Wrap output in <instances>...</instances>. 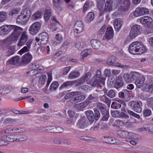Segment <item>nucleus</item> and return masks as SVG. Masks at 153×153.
Returning a JSON list of instances; mask_svg holds the SVG:
<instances>
[{
    "label": "nucleus",
    "instance_id": "f257e3e1",
    "mask_svg": "<svg viewBox=\"0 0 153 153\" xmlns=\"http://www.w3.org/2000/svg\"><path fill=\"white\" fill-rule=\"evenodd\" d=\"M129 52L133 54H141L146 51V47L140 42L135 41L132 43L128 47Z\"/></svg>",
    "mask_w": 153,
    "mask_h": 153
},
{
    "label": "nucleus",
    "instance_id": "f03ea898",
    "mask_svg": "<svg viewBox=\"0 0 153 153\" xmlns=\"http://www.w3.org/2000/svg\"><path fill=\"white\" fill-rule=\"evenodd\" d=\"M31 16L30 10L27 9L22 10L16 19V22L18 23L24 24L28 21Z\"/></svg>",
    "mask_w": 153,
    "mask_h": 153
},
{
    "label": "nucleus",
    "instance_id": "7ed1b4c3",
    "mask_svg": "<svg viewBox=\"0 0 153 153\" xmlns=\"http://www.w3.org/2000/svg\"><path fill=\"white\" fill-rule=\"evenodd\" d=\"M140 74L139 73L132 71L130 72L129 74H125L123 75V78L125 82H130L134 81L139 79Z\"/></svg>",
    "mask_w": 153,
    "mask_h": 153
},
{
    "label": "nucleus",
    "instance_id": "20e7f679",
    "mask_svg": "<svg viewBox=\"0 0 153 153\" xmlns=\"http://www.w3.org/2000/svg\"><path fill=\"white\" fill-rule=\"evenodd\" d=\"M130 2L129 0H118L117 6L120 10L126 11L130 6Z\"/></svg>",
    "mask_w": 153,
    "mask_h": 153
},
{
    "label": "nucleus",
    "instance_id": "39448f33",
    "mask_svg": "<svg viewBox=\"0 0 153 153\" xmlns=\"http://www.w3.org/2000/svg\"><path fill=\"white\" fill-rule=\"evenodd\" d=\"M128 105L131 107L134 111L138 113L141 112L142 104L141 101H131L129 102Z\"/></svg>",
    "mask_w": 153,
    "mask_h": 153
},
{
    "label": "nucleus",
    "instance_id": "423d86ee",
    "mask_svg": "<svg viewBox=\"0 0 153 153\" xmlns=\"http://www.w3.org/2000/svg\"><path fill=\"white\" fill-rule=\"evenodd\" d=\"M141 30L140 26L137 25H133L129 33V38L132 39L135 38L140 34Z\"/></svg>",
    "mask_w": 153,
    "mask_h": 153
},
{
    "label": "nucleus",
    "instance_id": "0eeeda50",
    "mask_svg": "<svg viewBox=\"0 0 153 153\" xmlns=\"http://www.w3.org/2000/svg\"><path fill=\"white\" fill-rule=\"evenodd\" d=\"M48 35L46 32H43L39 34L35 40L37 42H40L42 45L46 44L48 40Z\"/></svg>",
    "mask_w": 153,
    "mask_h": 153
},
{
    "label": "nucleus",
    "instance_id": "6e6552de",
    "mask_svg": "<svg viewBox=\"0 0 153 153\" xmlns=\"http://www.w3.org/2000/svg\"><path fill=\"white\" fill-rule=\"evenodd\" d=\"M105 79H102L99 80L97 78H94L91 79L88 84L93 87L97 85L98 88L100 90L102 88V86L105 84Z\"/></svg>",
    "mask_w": 153,
    "mask_h": 153
},
{
    "label": "nucleus",
    "instance_id": "1a4fd4ad",
    "mask_svg": "<svg viewBox=\"0 0 153 153\" xmlns=\"http://www.w3.org/2000/svg\"><path fill=\"white\" fill-rule=\"evenodd\" d=\"M41 24L39 22H36L33 24L30 27L29 31L32 35L36 34L40 29Z\"/></svg>",
    "mask_w": 153,
    "mask_h": 153
},
{
    "label": "nucleus",
    "instance_id": "9d476101",
    "mask_svg": "<svg viewBox=\"0 0 153 153\" xmlns=\"http://www.w3.org/2000/svg\"><path fill=\"white\" fill-rule=\"evenodd\" d=\"M140 21L141 24L148 27H152L153 26L152 19L149 16H145L141 18Z\"/></svg>",
    "mask_w": 153,
    "mask_h": 153
},
{
    "label": "nucleus",
    "instance_id": "9b49d317",
    "mask_svg": "<svg viewBox=\"0 0 153 153\" xmlns=\"http://www.w3.org/2000/svg\"><path fill=\"white\" fill-rule=\"evenodd\" d=\"M28 40V36L27 33L25 31L23 32L20 38L19 41L18 43V46H23L25 43L27 42Z\"/></svg>",
    "mask_w": 153,
    "mask_h": 153
},
{
    "label": "nucleus",
    "instance_id": "f8f14e48",
    "mask_svg": "<svg viewBox=\"0 0 153 153\" xmlns=\"http://www.w3.org/2000/svg\"><path fill=\"white\" fill-rule=\"evenodd\" d=\"M21 59L20 57L18 56H16L11 58L9 59L6 62V65H19L21 63Z\"/></svg>",
    "mask_w": 153,
    "mask_h": 153
},
{
    "label": "nucleus",
    "instance_id": "ddd939ff",
    "mask_svg": "<svg viewBox=\"0 0 153 153\" xmlns=\"http://www.w3.org/2000/svg\"><path fill=\"white\" fill-rule=\"evenodd\" d=\"M11 25H5L0 27V35H5L8 34L12 30Z\"/></svg>",
    "mask_w": 153,
    "mask_h": 153
},
{
    "label": "nucleus",
    "instance_id": "4468645a",
    "mask_svg": "<svg viewBox=\"0 0 153 153\" xmlns=\"http://www.w3.org/2000/svg\"><path fill=\"white\" fill-rule=\"evenodd\" d=\"M91 74L90 72H88L85 74L82 77L78 80L76 84V86H79L87 81L90 78Z\"/></svg>",
    "mask_w": 153,
    "mask_h": 153
},
{
    "label": "nucleus",
    "instance_id": "2eb2a0df",
    "mask_svg": "<svg viewBox=\"0 0 153 153\" xmlns=\"http://www.w3.org/2000/svg\"><path fill=\"white\" fill-rule=\"evenodd\" d=\"M114 35V31L112 27H109L107 28L103 39L106 40H110L113 38Z\"/></svg>",
    "mask_w": 153,
    "mask_h": 153
},
{
    "label": "nucleus",
    "instance_id": "dca6fc26",
    "mask_svg": "<svg viewBox=\"0 0 153 153\" xmlns=\"http://www.w3.org/2000/svg\"><path fill=\"white\" fill-rule=\"evenodd\" d=\"M83 29V25L82 22L77 21L75 23L74 27V31L76 33L82 32Z\"/></svg>",
    "mask_w": 153,
    "mask_h": 153
},
{
    "label": "nucleus",
    "instance_id": "f3484780",
    "mask_svg": "<svg viewBox=\"0 0 153 153\" xmlns=\"http://www.w3.org/2000/svg\"><path fill=\"white\" fill-rule=\"evenodd\" d=\"M92 47L96 49H102L103 45L99 41L96 39H92L90 41Z\"/></svg>",
    "mask_w": 153,
    "mask_h": 153
},
{
    "label": "nucleus",
    "instance_id": "a211bd4d",
    "mask_svg": "<svg viewBox=\"0 0 153 153\" xmlns=\"http://www.w3.org/2000/svg\"><path fill=\"white\" fill-rule=\"evenodd\" d=\"M85 98L84 95H81L71 98L70 101L71 103L75 104L84 100Z\"/></svg>",
    "mask_w": 153,
    "mask_h": 153
},
{
    "label": "nucleus",
    "instance_id": "6ab92c4d",
    "mask_svg": "<svg viewBox=\"0 0 153 153\" xmlns=\"http://www.w3.org/2000/svg\"><path fill=\"white\" fill-rule=\"evenodd\" d=\"M32 58V56L29 53L25 54L21 59L22 62L24 64H27L31 61Z\"/></svg>",
    "mask_w": 153,
    "mask_h": 153
},
{
    "label": "nucleus",
    "instance_id": "aec40b11",
    "mask_svg": "<svg viewBox=\"0 0 153 153\" xmlns=\"http://www.w3.org/2000/svg\"><path fill=\"white\" fill-rule=\"evenodd\" d=\"M77 126L80 130H83L87 127L85 119L84 118H81L79 120L77 123Z\"/></svg>",
    "mask_w": 153,
    "mask_h": 153
},
{
    "label": "nucleus",
    "instance_id": "412c9836",
    "mask_svg": "<svg viewBox=\"0 0 153 153\" xmlns=\"http://www.w3.org/2000/svg\"><path fill=\"white\" fill-rule=\"evenodd\" d=\"M33 40L32 39H29L26 42V44L27 46H25L21 49L19 51V53L20 54H22L25 53L26 52H27L29 51V49L30 48L31 44L32 43Z\"/></svg>",
    "mask_w": 153,
    "mask_h": 153
},
{
    "label": "nucleus",
    "instance_id": "4be33fe9",
    "mask_svg": "<svg viewBox=\"0 0 153 153\" xmlns=\"http://www.w3.org/2000/svg\"><path fill=\"white\" fill-rule=\"evenodd\" d=\"M129 132L123 130H119L117 131L118 137L122 139H128Z\"/></svg>",
    "mask_w": 153,
    "mask_h": 153
},
{
    "label": "nucleus",
    "instance_id": "5701e85b",
    "mask_svg": "<svg viewBox=\"0 0 153 153\" xmlns=\"http://www.w3.org/2000/svg\"><path fill=\"white\" fill-rule=\"evenodd\" d=\"M124 84L123 78L121 76H118L115 80L114 84V87L117 89L122 87Z\"/></svg>",
    "mask_w": 153,
    "mask_h": 153
},
{
    "label": "nucleus",
    "instance_id": "b1692460",
    "mask_svg": "<svg viewBox=\"0 0 153 153\" xmlns=\"http://www.w3.org/2000/svg\"><path fill=\"white\" fill-rule=\"evenodd\" d=\"M0 140L1 141H4L5 142L8 141L13 142L15 141L14 134L3 135L1 137Z\"/></svg>",
    "mask_w": 153,
    "mask_h": 153
},
{
    "label": "nucleus",
    "instance_id": "393cba45",
    "mask_svg": "<svg viewBox=\"0 0 153 153\" xmlns=\"http://www.w3.org/2000/svg\"><path fill=\"white\" fill-rule=\"evenodd\" d=\"M19 36L13 33L12 34L11 36L3 40L4 42L6 44H10L12 42L16 41Z\"/></svg>",
    "mask_w": 153,
    "mask_h": 153
},
{
    "label": "nucleus",
    "instance_id": "a878e982",
    "mask_svg": "<svg viewBox=\"0 0 153 153\" xmlns=\"http://www.w3.org/2000/svg\"><path fill=\"white\" fill-rule=\"evenodd\" d=\"M113 1L112 0H107L105 4L104 12H109L112 9Z\"/></svg>",
    "mask_w": 153,
    "mask_h": 153
},
{
    "label": "nucleus",
    "instance_id": "bb28decb",
    "mask_svg": "<svg viewBox=\"0 0 153 153\" xmlns=\"http://www.w3.org/2000/svg\"><path fill=\"white\" fill-rule=\"evenodd\" d=\"M123 25V22L120 19H116L114 23V28L117 31H118Z\"/></svg>",
    "mask_w": 153,
    "mask_h": 153
},
{
    "label": "nucleus",
    "instance_id": "cd10ccee",
    "mask_svg": "<svg viewBox=\"0 0 153 153\" xmlns=\"http://www.w3.org/2000/svg\"><path fill=\"white\" fill-rule=\"evenodd\" d=\"M90 102L88 101H85L84 102L75 104L74 106V107L79 110H82Z\"/></svg>",
    "mask_w": 153,
    "mask_h": 153
},
{
    "label": "nucleus",
    "instance_id": "c85d7f7f",
    "mask_svg": "<svg viewBox=\"0 0 153 153\" xmlns=\"http://www.w3.org/2000/svg\"><path fill=\"white\" fill-rule=\"evenodd\" d=\"M14 139L15 141H21L26 140L27 137L25 135L16 134H14Z\"/></svg>",
    "mask_w": 153,
    "mask_h": 153
},
{
    "label": "nucleus",
    "instance_id": "c756f323",
    "mask_svg": "<svg viewBox=\"0 0 153 153\" xmlns=\"http://www.w3.org/2000/svg\"><path fill=\"white\" fill-rule=\"evenodd\" d=\"M12 30L14 29V31L13 33L16 35L17 36H19L23 30L21 27L16 26L12 25Z\"/></svg>",
    "mask_w": 153,
    "mask_h": 153
},
{
    "label": "nucleus",
    "instance_id": "7c9ffc66",
    "mask_svg": "<svg viewBox=\"0 0 153 153\" xmlns=\"http://www.w3.org/2000/svg\"><path fill=\"white\" fill-rule=\"evenodd\" d=\"M52 10L49 8L45 10L44 18L46 21H47L49 19L52 15Z\"/></svg>",
    "mask_w": 153,
    "mask_h": 153
},
{
    "label": "nucleus",
    "instance_id": "2f4dec72",
    "mask_svg": "<svg viewBox=\"0 0 153 153\" xmlns=\"http://www.w3.org/2000/svg\"><path fill=\"white\" fill-rule=\"evenodd\" d=\"M86 117L89 121L93 122L95 119L93 111H87L86 112Z\"/></svg>",
    "mask_w": 153,
    "mask_h": 153
},
{
    "label": "nucleus",
    "instance_id": "473e14b6",
    "mask_svg": "<svg viewBox=\"0 0 153 153\" xmlns=\"http://www.w3.org/2000/svg\"><path fill=\"white\" fill-rule=\"evenodd\" d=\"M11 128L12 134L16 133H22L25 131V130L22 127H11Z\"/></svg>",
    "mask_w": 153,
    "mask_h": 153
},
{
    "label": "nucleus",
    "instance_id": "72a5a7b5",
    "mask_svg": "<svg viewBox=\"0 0 153 153\" xmlns=\"http://www.w3.org/2000/svg\"><path fill=\"white\" fill-rule=\"evenodd\" d=\"M16 122V119L9 118L5 119L3 122V123L5 126H9L14 124Z\"/></svg>",
    "mask_w": 153,
    "mask_h": 153
},
{
    "label": "nucleus",
    "instance_id": "f704fd0d",
    "mask_svg": "<svg viewBox=\"0 0 153 153\" xmlns=\"http://www.w3.org/2000/svg\"><path fill=\"white\" fill-rule=\"evenodd\" d=\"M128 139H133L135 140H138L140 139V137L139 135L131 132H129Z\"/></svg>",
    "mask_w": 153,
    "mask_h": 153
},
{
    "label": "nucleus",
    "instance_id": "c9c22d12",
    "mask_svg": "<svg viewBox=\"0 0 153 153\" xmlns=\"http://www.w3.org/2000/svg\"><path fill=\"white\" fill-rule=\"evenodd\" d=\"M62 40V35L59 34H57L56 35L55 38L53 41V43L55 45L60 43Z\"/></svg>",
    "mask_w": 153,
    "mask_h": 153
},
{
    "label": "nucleus",
    "instance_id": "e433bc0d",
    "mask_svg": "<svg viewBox=\"0 0 153 153\" xmlns=\"http://www.w3.org/2000/svg\"><path fill=\"white\" fill-rule=\"evenodd\" d=\"M144 78L143 77L137 79L135 82V84L138 88H140L143 85L144 82Z\"/></svg>",
    "mask_w": 153,
    "mask_h": 153
},
{
    "label": "nucleus",
    "instance_id": "4c0bfd02",
    "mask_svg": "<svg viewBox=\"0 0 153 153\" xmlns=\"http://www.w3.org/2000/svg\"><path fill=\"white\" fill-rule=\"evenodd\" d=\"M94 13L93 12H91L88 13L86 18V20L87 22L88 23L91 22L93 20L94 18Z\"/></svg>",
    "mask_w": 153,
    "mask_h": 153
},
{
    "label": "nucleus",
    "instance_id": "58836bf2",
    "mask_svg": "<svg viewBox=\"0 0 153 153\" xmlns=\"http://www.w3.org/2000/svg\"><path fill=\"white\" fill-rule=\"evenodd\" d=\"M80 92L78 91L72 92L68 93L65 97V99L67 100L71 97L77 95Z\"/></svg>",
    "mask_w": 153,
    "mask_h": 153
},
{
    "label": "nucleus",
    "instance_id": "ea45409f",
    "mask_svg": "<svg viewBox=\"0 0 153 153\" xmlns=\"http://www.w3.org/2000/svg\"><path fill=\"white\" fill-rule=\"evenodd\" d=\"M115 57L114 56H110L107 60L106 63L109 65H113L115 61Z\"/></svg>",
    "mask_w": 153,
    "mask_h": 153
},
{
    "label": "nucleus",
    "instance_id": "a19ab883",
    "mask_svg": "<svg viewBox=\"0 0 153 153\" xmlns=\"http://www.w3.org/2000/svg\"><path fill=\"white\" fill-rule=\"evenodd\" d=\"M76 82L75 81H67L64 82L61 86L60 88H66L68 86H71L75 84Z\"/></svg>",
    "mask_w": 153,
    "mask_h": 153
},
{
    "label": "nucleus",
    "instance_id": "79ce46f5",
    "mask_svg": "<svg viewBox=\"0 0 153 153\" xmlns=\"http://www.w3.org/2000/svg\"><path fill=\"white\" fill-rule=\"evenodd\" d=\"M90 50L85 49L81 53V56H82L81 59V61H84L83 58L87 56L90 54Z\"/></svg>",
    "mask_w": 153,
    "mask_h": 153
},
{
    "label": "nucleus",
    "instance_id": "37998d69",
    "mask_svg": "<svg viewBox=\"0 0 153 153\" xmlns=\"http://www.w3.org/2000/svg\"><path fill=\"white\" fill-rule=\"evenodd\" d=\"M133 15L136 17L141 16L143 15L142 12L141 10L140 7L137 8L133 12Z\"/></svg>",
    "mask_w": 153,
    "mask_h": 153
},
{
    "label": "nucleus",
    "instance_id": "c03bdc74",
    "mask_svg": "<svg viewBox=\"0 0 153 153\" xmlns=\"http://www.w3.org/2000/svg\"><path fill=\"white\" fill-rule=\"evenodd\" d=\"M80 75V73L77 71H72L71 72L69 75V78L70 79H73L76 78Z\"/></svg>",
    "mask_w": 153,
    "mask_h": 153
},
{
    "label": "nucleus",
    "instance_id": "a18cd8bd",
    "mask_svg": "<svg viewBox=\"0 0 153 153\" xmlns=\"http://www.w3.org/2000/svg\"><path fill=\"white\" fill-rule=\"evenodd\" d=\"M102 140L104 142L109 144L114 143L113 139L111 138L103 137L102 138Z\"/></svg>",
    "mask_w": 153,
    "mask_h": 153
},
{
    "label": "nucleus",
    "instance_id": "49530a36",
    "mask_svg": "<svg viewBox=\"0 0 153 153\" xmlns=\"http://www.w3.org/2000/svg\"><path fill=\"white\" fill-rule=\"evenodd\" d=\"M7 18V13L4 12H0V22H4Z\"/></svg>",
    "mask_w": 153,
    "mask_h": 153
},
{
    "label": "nucleus",
    "instance_id": "de8ad7c7",
    "mask_svg": "<svg viewBox=\"0 0 153 153\" xmlns=\"http://www.w3.org/2000/svg\"><path fill=\"white\" fill-rule=\"evenodd\" d=\"M97 99V95H94V94L90 95L87 99L85 101H88L90 103L91 102V101H95Z\"/></svg>",
    "mask_w": 153,
    "mask_h": 153
},
{
    "label": "nucleus",
    "instance_id": "09e8293b",
    "mask_svg": "<svg viewBox=\"0 0 153 153\" xmlns=\"http://www.w3.org/2000/svg\"><path fill=\"white\" fill-rule=\"evenodd\" d=\"M15 48L14 46H11L9 47L7 53V56H10L14 53L15 52Z\"/></svg>",
    "mask_w": 153,
    "mask_h": 153
},
{
    "label": "nucleus",
    "instance_id": "8fccbe9b",
    "mask_svg": "<svg viewBox=\"0 0 153 153\" xmlns=\"http://www.w3.org/2000/svg\"><path fill=\"white\" fill-rule=\"evenodd\" d=\"M59 85V84L58 82H53L51 85L50 87V90L51 91H52L56 90Z\"/></svg>",
    "mask_w": 153,
    "mask_h": 153
},
{
    "label": "nucleus",
    "instance_id": "3c124183",
    "mask_svg": "<svg viewBox=\"0 0 153 153\" xmlns=\"http://www.w3.org/2000/svg\"><path fill=\"white\" fill-rule=\"evenodd\" d=\"M114 65L124 69H127L129 68V66L128 65H123L118 63H115Z\"/></svg>",
    "mask_w": 153,
    "mask_h": 153
},
{
    "label": "nucleus",
    "instance_id": "603ef678",
    "mask_svg": "<svg viewBox=\"0 0 153 153\" xmlns=\"http://www.w3.org/2000/svg\"><path fill=\"white\" fill-rule=\"evenodd\" d=\"M46 78V76L42 75L39 78V82L41 84H44L45 82V79Z\"/></svg>",
    "mask_w": 153,
    "mask_h": 153
},
{
    "label": "nucleus",
    "instance_id": "864d4df0",
    "mask_svg": "<svg viewBox=\"0 0 153 153\" xmlns=\"http://www.w3.org/2000/svg\"><path fill=\"white\" fill-rule=\"evenodd\" d=\"M19 12V10L18 8L14 9L11 10L9 13V15L12 16L14 14H17Z\"/></svg>",
    "mask_w": 153,
    "mask_h": 153
},
{
    "label": "nucleus",
    "instance_id": "5fc2aeb1",
    "mask_svg": "<svg viewBox=\"0 0 153 153\" xmlns=\"http://www.w3.org/2000/svg\"><path fill=\"white\" fill-rule=\"evenodd\" d=\"M106 29V25H103L98 32V35H101L103 34L105 32Z\"/></svg>",
    "mask_w": 153,
    "mask_h": 153
},
{
    "label": "nucleus",
    "instance_id": "6e6d98bb",
    "mask_svg": "<svg viewBox=\"0 0 153 153\" xmlns=\"http://www.w3.org/2000/svg\"><path fill=\"white\" fill-rule=\"evenodd\" d=\"M42 13L40 12H38L34 13L32 16V18L35 20L40 18L41 17Z\"/></svg>",
    "mask_w": 153,
    "mask_h": 153
},
{
    "label": "nucleus",
    "instance_id": "4d7b16f0",
    "mask_svg": "<svg viewBox=\"0 0 153 153\" xmlns=\"http://www.w3.org/2000/svg\"><path fill=\"white\" fill-rule=\"evenodd\" d=\"M128 92V91L127 90H124L123 91L120 92L119 93V97L121 98H124Z\"/></svg>",
    "mask_w": 153,
    "mask_h": 153
},
{
    "label": "nucleus",
    "instance_id": "13d9d810",
    "mask_svg": "<svg viewBox=\"0 0 153 153\" xmlns=\"http://www.w3.org/2000/svg\"><path fill=\"white\" fill-rule=\"evenodd\" d=\"M75 47L78 49L81 50L83 48L84 44L80 42H78L75 44Z\"/></svg>",
    "mask_w": 153,
    "mask_h": 153
},
{
    "label": "nucleus",
    "instance_id": "bf43d9fd",
    "mask_svg": "<svg viewBox=\"0 0 153 153\" xmlns=\"http://www.w3.org/2000/svg\"><path fill=\"white\" fill-rule=\"evenodd\" d=\"M95 78H97L99 80L102 79H104L101 77V73L99 70H98L96 71Z\"/></svg>",
    "mask_w": 153,
    "mask_h": 153
},
{
    "label": "nucleus",
    "instance_id": "052dcab7",
    "mask_svg": "<svg viewBox=\"0 0 153 153\" xmlns=\"http://www.w3.org/2000/svg\"><path fill=\"white\" fill-rule=\"evenodd\" d=\"M124 122L123 120H116L114 124V126H123L124 124Z\"/></svg>",
    "mask_w": 153,
    "mask_h": 153
},
{
    "label": "nucleus",
    "instance_id": "680f3d73",
    "mask_svg": "<svg viewBox=\"0 0 153 153\" xmlns=\"http://www.w3.org/2000/svg\"><path fill=\"white\" fill-rule=\"evenodd\" d=\"M147 104L149 107H153V97H151L147 99Z\"/></svg>",
    "mask_w": 153,
    "mask_h": 153
},
{
    "label": "nucleus",
    "instance_id": "e2e57ef3",
    "mask_svg": "<svg viewBox=\"0 0 153 153\" xmlns=\"http://www.w3.org/2000/svg\"><path fill=\"white\" fill-rule=\"evenodd\" d=\"M56 129L55 126H50L46 127V130L48 132L55 133L54 131Z\"/></svg>",
    "mask_w": 153,
    "mask_h": 153
},
{
    "label": "nucleus",
    "instance_id": "0e129e2a",
    "mask_svg": "<svg viewBox=\"0 0 153 153\" xmlns=\"http://www.w3.org/2000/svg\"><path fill=\"white\" fill-rule=\"evenodd\" d=\"M90 3L88 1H86L83 7V12L85 13L89 8Z\"/></svg>",
    "mask_w": 153,
    "mask_h": 153
},
{
    "label": "nucleus",
    "instance_id": "69168bd1",
    "mask_svg": "<svg viewBox=\"0 0 153 153\" xmlns=\"http://www.w3.org/2000/svg\"><path fill=\"white\" fill-rule=\"evenodd\" d=\"M107 95L109 97L113 98L115 97V94L114 91L112 90H111L108 92Z\"/></svg>",
    "mask_w": 153,
    "mask_h": 153
},
{
    "label": "nucleus",
    "instance_id": "338daca9",
    "mask_svg": "<svg viewBox=\"0 0 153 153\" xmlns=\"http://www.w3.org/2000/svg\"><path fill=\"white\" fill-rule=\"evenodd\" d=\"M151 113V111L149 109H146L143 111V114L144 116L147 117L149 116Z\"/></svg>",
    "mask_w": 153,
    "mask_h": 153
},
{
    "label": "nucleus",
    "instance_id": "774afa93",
    "mask_svg": "<svg viewBox=\"0 0 153 153\" xmlns=\"http://www.w3.org/2000/svg\"><path fill=\"white\" fill-rule=\"evenodd\" d=\"M95 113L94 117L95 119L96 120H97L100 116V114L99 111L97 109H95L94 110Z\"/></svg>",
    "mask_w": 153,
    "mask_h": 153
}]
</instances>
